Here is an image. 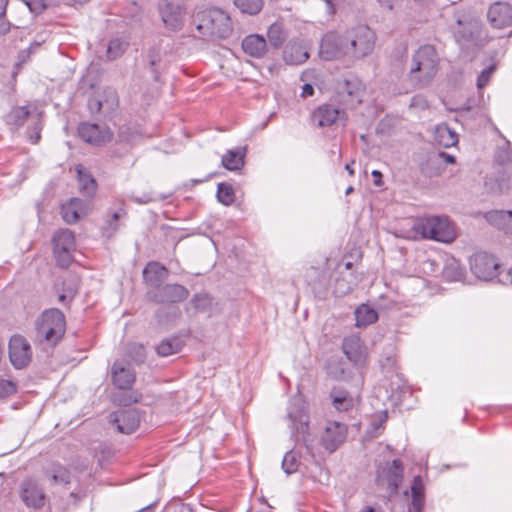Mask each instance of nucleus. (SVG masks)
Masks as SVG:
<instances>
[{
    "label": "nucleus",
    "mask_w": 512,
    "mask_h": 512,
    "mask_svg": "<svg viewBox=\"0 0 512 512\" xmlns=\"http://www.w3.org/2000/svg\"><path fill=\"white\" fill-rule=\"evenodd\" d=\"M439 68V57L431 45H423L414 53L410 63L408 80L413 88L430 84Z\"/></svg>",
    "instance_id": "1"
},
{
    "label": "nucleus",
    "mask_w": 512,
    "mask_h": 512,
    "mask_svg": "<svg viewBox=\"0 0 512 512\" xmlns=\"http://www.w3.org/2000/svg\"><path fill=\"white\" fill-rule=\"evenodd\" d=\"M65 329L64 314L56 308L48 309L37 319L36 340L54 346L62 339Z\"/></svg>",
    "instance_id": "2"
},
{
    "label": "nucleus",
    "mask_w": 512,
    "mask_h": 512,
    "mask_svg": "<svg viewBox=\"0 0 512 512\" xmlns=\"http://www.w3.org/2000/svg\"><path fill=\"white\" fill-rule=\"evenodd\" d=\"M414 229L423 238L438 242L450 243L456 236L453 225L446 217L427 216L420 218L415 223Z\"/></svg>",
    "instance_id": "3"
},
{
    "label": "nucleus",
    "mask_w": 512,
    "mask_h": 512,
    "mask_svg": "<svg viewBox=\"0 0 512 512\" xmlns=\"http://www.w3.org/2000/svg\"><path fill=\"white\" fill-rule=\"evenodd\" d=\"M197 29L204 36L218 39L228 38L233 30L230 16L218 8L205 11Z\"/></svg>",
    "instance_id": "4"
},
{
    "label": "nucleus",
    "mask_w": 512,
    "mask_h": 512,
    "mask_svg": "<svg viewBox=\"0 0 512 512\" xmlns=\"http://www.w3.org/2000/svg\"><path fill=\"white\" fill-rule=\"evenodd\" d=\"M349 56L363 58L375 45V33L367 26H358L346 34Z\"/></svg>",
    "instance_id": "5"
},
{
    "label": "nucleus",
    "mask_w": 512,
    "mask_h": 512,
    "mask_svg": "<svg viewBox=\"0 0 512 512\" xmlns=\"http://www.w3.org/2000/svg\"><path fill=\"white\" fill-rule=\"evenodd\" d=\"M337 100L344 106L354 108L362 102L364 86L360 79L349 76L337 80L335 86Z\"/></svg>",
    "instance_id": "6"
},
{
    "label": "nucleus",
    "mask_w": 512,
    "mask_h": 512,
    "mask_svg": "<svg viewBox=\"0 0 512 512\" xmlns=\"http://www.w3.org/2000/svg\"><path fill=\"white\" fill-rule=\"evenodd\" d=\"M52 243L58 265L67 267L72 260V253L76 248L74 233L67 228L59 229L54 233Z\"/></svg>",
    "instance_id": "7"
},
{
    "label": "nucleus",
    "mask_w": 512,
    "mask_h": 512,
    "mask_svg": "<svg viewBox=\"0 0 512 512\" xmlns=\"http://www.w3.org/2000/svg\"><path fill=\"white\" fill-rule=\"evenodd\" d=\"M470 269L478 279L491 281L498 276L500 264L493 255L478 252L470 258Z\"/></svg>",
    "instance_id": "8"
},
{
    "label": "nucleus",
    "mask_w": 512,
    "mask_h": 512,
    "mask_svg": "<svg viewBox=\"0 0 512 512\" xmlns=\"http://www.w3.org/2000/svg\"><path fill=\"white\" fill-rule=\"evenodd\" d=\"M319 54L326 61L349 55L346 35L327 33L321 40Z\"/></svg>",
    "instance_id": "9"
},
{
    "label": "nucleus",
    "mask_w": 512,
    "mask_h": 512,
    "mask_svg": "<svg viewBox=\"0 0 512 512\" xmlns=\"http://www.w3.org/2000/svg\"><path fill=\"white\" fill-rule=\"evenodd\" d=\"M78 135L86 143L93 146H102L110 142L113 132L106 125L82 122L78 126Z\"/></svg>",
    "instance_id": "10"
},
{
    "label": "nucleus",
    "mask_w": 512,
    "mask_h": 512,
    "mask_svg": "<svg viewBox=\"0 0 512 512\" xmlns=\"http://www.w3.org/2000/svg\"><path fill=\"white\" fill-rule=\"evenodd\" d=\"M159 13L164 25L168 29L172 31L182 29L186 11L181 4L165 0L159 5Z\"/></svg>",
    "instance_id": "11"
},
{
    "label": "nucleus",
    "mask_w": 512,
    "mask_h": 512,
    "mask_svg": "<svg viewBox=\"0 0 512 512\" xmlns=\"http://www.w3.org/2000/svg\"><path fill=\"white\" fill-rule=\"evenodd\" d=\"M9 357L12 365L21 369L26 367L31 360V347L28 341L20 335L11 337L9 341Z\"/></svg>",
    "instance_id": "12"
},
{
    "label": "nucleus",
    "mask_w": 512,
    "mask_h": 512,
    "mask_svg": "<svg viewBox=\"0 0 512 512\" xmlns=\"http://www.w3.org/2000/svg\"><path fill=\"white\" fill-rule=\"evenodd\" d=\"M148 295L156 303H176L185 300L189 292L180 284H167L150 291Z\"/></svg>",
    "instance_id": "13"
},
{
    "label": "nucleus",
    "mask_w": 512,
    "mask_h": 512,
    "mask_svg": "<svg viewBox=\"0 0 512 512\" xmlns=\"http://www.w3.org/2000/svg\"><path fill=\"white\" fill-rule=\"evenodd\" d=\"M403 465L398 459L393 460L378 472L377 482L379 485H387L390 494H396L398 487L403 480Z\"/></svg>",
    "instance_id": "14"
},
{
    "label": "nucleus",
    "mask_w": 512,
    "mask_h": 512,
    "mask_svg": "<svg viewBox=\"0 0 512 512\" xmlns=\"http://www.w3.org/2000/svg\"><path fill=\"white\" fill-rule=\"evenodd\" d=\"M20 498L27 507L38 509L44 505L45 494L36 480L28 478L20 484Z\"/></svg>",
    "instance_id": "15"
},
{
    "label": "nucleus",
    "mask_w": 512,
    "mask_h": 512,
    "mask_svg": "<svg viewBox=\"0 0 512 512\" xmlns=\"http://www.w3.org/2000/svg\"><path fill=\"white\" fill-rule=\"evenodd\" d=\"M110 422L116 425L118 432L131 434L138 428L140 416L136 409H123L112 413Z\"/></svg>",
    "instance_id": "16"
},
{
    "label": "nucleus",
    "mask_w": 512,
    "mask_h": 512,
    "mask_svg": "<svg viewBox=\"0 0 512 512\" xmlns=\"http://www.w3.org/2000/svg\"><path fill=\"white\" fill-rule=\"evenodd\" d=\"M347 429L344 424L331 422L322 435V445L330 453L334 452L346 439Z\"/></svg>",
    "instance_id": "17"
},
{
    "label": "nucleus",
    "mask_w": 512,
    "mask_h": 512,
    "mask_svg": "<svg viewBox=\"0 0 512 512\" xmlns=\"http://www.w3.org/2000/svg\"><path fill=\"white\" fill-rule=\"evenodd\" d=\"M337 119L345 123L347 120L345 111L336 108L331 104L320 105L312 114V120L319 127L331 126Z\"/></svg>",
    "instance_id": "18"
},
{
    "label": "nucleus",
    "mask_w": 512,
    "mask_h": 512,
    "mask_svg": "<svg viewBox=\"0 0 512 512\" xmlns=\"http://www.w3.org/2000/svg\"><path fill=\"white\" fill-rule=\"evenodd\" d=\"M113 384L121 390L130 389L135 382V372L128 363L115 361L111 368Z\"/></svg>",
    "instance_id": "19"
},
{
    "label": "nucleus",
    "mask_w": 512,
    "mask_h": 512,
    "mask_svg": "<svg viewBox=\"0 0 512 512\" xmlns=\"http://www.w3.org/2000/svg\"><path fill=\"white\" fill-rule=\"evenodd\" d=\"M487 17L493 27L498 29L507 27L512 23V5L496 2L490 6Z\"/></svg>",
    "instance_id": "20"
},
{
    "label": "nucleus",
    "mask_w": 512,
    "mask_h": 512,
    "mask_svg": "<svg viewBox=\"0 0 512 512\" xmlns=\"http://www.w3.org/2000/svg\"><path fill=\"white\" fill-rule=\"evenodd\" d=\"M287 64L299 65L309 58L308 47L302 40H291L283 52Z\"/></svg>",
    "instance_id": "21"
},
{
    "label": "nucleus",
    "mask_w": 512,
    "mask_h": 512,
    "mask_svg": "<svg viewBox=\"0 0 512 512\" xmlns=\"http://www.w3.org/2000/svg\"><path fill=\"white\" fill-rule=\"evenodd\" d=\"M88 212V204L79 199L72 198L69 202L61 206V215L63 220L68 224L76 223L80 218Z\"/></svg>",
    "instance_id": "22"
},
{
    "label": "nucleus",
    "mask_w": 512,
    "mask_h": 512,
    "mask_svg": "<svg viewBox=\"0 0 512 512\" xmlns=\"http://www.w3.org/2000/svg\"><path fill=\"white\" fill-rule=\"evenodd\" d=\"M168 270L158 262H150L143 270L145 282L157 289L166 280Z\"/></svg>",
    "instance_id": "23"
},
{
    "label": "nucleus",
    "mask_w": 512,
    "mask_h": 512,
    "mask_svg": "<svg viewBox=\"0 0 512 512\" xmlns=\"http://www.w3.org/2000/svg\"><path fill=\"white\" fill-rule=\"evenodd\" d=\"M242 48L249 56L261 58L267 51V43L264 37L258 34H252L243 39Z\"/></svg>",
    "instance_id": "24"
},
{
    "label": "nucleus",
    "mask_w": 512,
    "mask_h": 512,
    "mask_svg": "<svg viewBox=\"0 0 512 512\" xmlns=\"http://www.w3.org/2000/svg\"><path fill=\"white\" fill-rule=\"evenodd\" d=\"M330 397L334 408L338 411H349L357 403L356 397L340 387H334Z\"/></svg>",
    "instance_id": "25"
},
{
    "label": "nucleus",
    "mask_w": 512,
    "mask_h": 512,
    "mask_svg": "<svg viewBox=\"0 0 512 512\" xmlns=\"http://www.w3.org/2000/svg\"><path fill=\"white\" fill-rule=\"evenodd\" d=\"M455 21L457 26L454 27V34L456 37L468 40L478 31V21L470 16H455Z\"/></svg>",
    "instance_id": "26"
},
{
    "label": "nucleus",
    "mask_w": 512,
    "mask_h": 512,
    "mask_svg": "<svg viewBox=\"0 0 512 512\" xmlns=\"http://www.w3.org/2000/svg\"><path fill=\"white\" fill-rule=\"evenodd\" d=\"M246 148L228 150L221 159L222 166L230 171H238L244 166Z\"/></svg>",
    "instance_id": "27"
},
{
    "label": "nucleus",
    "mask_w": 512,
    "mask_h": 512,
    "mask_svg": "<svg viewBox=\"0 0 512 512\" xmlns=\"http://www.w3.org/2000/svg\"><path fill=\"white\" fill-rule=\"evenodd\" d=\"M343 352L347 356V358L354 362L359 363L363 358V350L361 340L357 336H349L343 341Z\"/></svg>",
    "instance_id": "28"
},
{
    "label": "nucleus",
    "mask_w": 512,
    "mask_h": 512,
    "mask_svg": "<svg viewBox=\"0 0 512 512\" xmlns=\"http://www.w3.org/2000/svg\"><path fill=\"white\" fill-rule=\"evenodd\" d=\"M184 344L180 336L167 337L156 346V352L161 357H168L180 352Z\"/></svg>",
    "instance_id": "29"
},
{
    "label": "nucleus",
    "mask_w": 512,
    "mask_h": 512,
    "mask_svg": "<svg viewBox=\"0 0 512 512\" xmlns=\"http://www.w3.org/2000/svg\"><path fill=\"white\" fill-rule=\"evenodd\" d=\"M77 175H78V183L80 191L92 197L97 189L96 180L92 177V175L86 171L85 167L82 165H77L76 167Z\"/></svg>",
    "instance_id": "30"
},
{
    "label": "nucleus",
    "mask_w": 512,
    "mask_h": 512,
    "mask_svg": "<svg viewBox=\"0 0 512 512\" xmlns=\"http://www.w3.org/2000/svg\"><path fill=\"white\" fill-rule=\"evenodd\" d=\"M47 477L54 484L67 485L71 482V472L60 464H53L46 471Z\"/></svg>",
    "instance_id": "31"
},
{
    "label": "nucleus",
    "mask_w": 512,
    "mask_h": 512,
    "mask_svg": "<svg viewBox=\"0 0 512 512\" xmlns=\"http://www.w3.org/2000/svg\"><path fill=\"white\" fill-rule=\"evenodd\" d=\"M435 137L443 147H452L458 142V135L448 125L441 124L436 127Z\"/></svg>",
    "instance_id": "32"
},
{
    "label": "nucleus",
    "mask_w": 512,
    "mask_h": 512,
    "mask_svg": "<svg viewBox=\"0 0 512 512\" xmlns=\"http://www.w3.org/2000/svg\"><path fill=\"white\" fill-rule=\"evenodd\" d=\"M486 219L494 226L508 232L512 222V211L497 210L486 214Z\"/></svg>",
    "instance_id": "33"
},
{
    "label": "nucleus",
    "mask_w": 512,
    "mask_h": 512,
    "mask_svg": "<svg viewBox=\"0 0 512 512\" xmlns=\"http://www.w3.org/2000/svg\"><path fill=\"white\" fill-rule=\"evenodd\" d=\"M356 325L358 327L367 326L374 323L377 318V312L368 305L362 304L355 310Z\"/></svg>",
    "instance_id": "34"
},
{
    "label": "nucleus",
    "mask_w": 512,
    "mask_h": 512,
    "mask_svg": "<svg viewBox=\"0 0 512 512\" xmlns=\"http://www.w3.org/2000/svg\"><path fill=\"white\" fill-rule=\"evenodd\" d=\"M267 37L271 46L279 48L285 42L287 33L281 23L275 22L268 28Z\"/></svg>",
    "instance_id": "35"
},
{
    "label": "nucleus",
    "mask_w": 512,
    "mask_h": 512,
    "mask_svg": "<svg viewBox=\"0 0 512 512\" xmlns=\"http://www.w3.org/2000/svg\"><path fill=\"white\" fill-rule=\"evenodd\" d=\"M31 115V111L27 106H19L13 108L7 115V122L14 126H22L27 118Z\"/></svg>",
    "instance_id": "36"
},
{
    "label": "nucleus",
    "mask_w": 512,
    "mask_h": 512,
    "mask_svg": "<svg viewBox=\"0 0 512 512\" xmlns=\"http://www.w3.org/2000/svg\"><path fill=\"white\" fill-rule=\"evenodd\" d=\"M442 162H445L446 164H453L455 163V157L453 155L447 154L445 152H439L436 154L431 155L428 158V163L435 166V171L428 173L426 172L430 177L439 175L441 173L442 168L440 167V164Z\"/></svg>",
    "instance_id": "37"
},
{
    "label": "nucleus",
    "mask_w": 512,
    "mask_h": 512,
    "mask_svg": "<svg viewBox=\"0 0 512 512\" xmlns=\"http://www.w3.org/2000/svg\"><path fill=\"white\" fill-rule=\"evenodd\" d=\"M191 304L195 309L201 312L211 314L213 311V298L207 293L196 294L192 298Z\"/></svg>",
    "instance_id": "38"
},
{
    "label": "nucleus",
    "mask_w": 512,
    "mask_h": 512,
    "mask_svg": "<svg viewBox=\"0 0 512 512\" xmlns=\"http://www.w3.org/2000/svg\"><path fill=\"white\" fill-rule=\"evenodd\" d=\"M235 6L243 13L256 15L263 6V0H234Z\"/></svg>",
    "instance_id": "39"
},
{
    "label": "nucleus",
    "mask_w": 512,
    "mask_h": 512,
    "mask_svg": "<svg viewBox=\"0 0 512 512\" xmlns=\"http://www.w3.org/2000/svg\"><path fill=\"white\" fill-rule=\"evenodd\" d=\"M217 199L225 206L231 205L235 200L233 187L228 183H219L217 187Z\"/></svg>",
    "instance_id": "40"
},
{
    "label": "nucleus",
    "mask_w": 512,
    "mask_h": 512,
    "mask_svg": "<svg viewBox=\"0 0 512 512\" xmlns=\"http://www.w3.org/2000/svg\"><path fill=\"white\" fill-rule=\"evenodd\" d=\"M327 374L335 380L346 379L344 364L338 359H330L326 366Z\"/></svg>",
    "instance_id": "41"
},
{
    "label": "nucleus",
    "mask_w": 512,
    "mask_h": 512,
    "mask_svg": "<svg viewBox=\"0 0 512 512\" xmlns=\"http://www.w3.org/2000/svg\"><path fill=\"white\" fill-rule=\"evenodd\" d=\"M128 43L116 38L112 39L107 47V57L110 60H114L118 57H120L127 49Z\"/></svg>",
    "instance_id": "42"
},
{
    "label": "nucleus",
    "mask_w": 512,
    "mask_h": 512,
    "mask_svg": "<svg viewBox=\"0 0 512 512\" xmlns=\"http://www.w3.org/2000/svg\"><path fill=\"white\" fill-rule=\"evenodd\" d=\"M299 464L300 459L295 452H286L282 460V468L287 475L295 473L298 470Z\"/></svg>",
    "instance_id": "43"
},
{
    "label": "nucleus",
    "mask_w": 512,
    "mask_h": 512,
    "mask_svg": "<svg viewBox=\"0 0 512 512\" xmlns=\"http://www.w3.org/2000/svg\"><path fill=\"white\" fill-rule=\"evenodd\" d=\"M349 277H350L349 280H347L345 278L336 279L335 293L337 295L344 296L353 290L354 286L356 285V282L353 279L351 274L349 275Z\"/></svg>",
    "instance_id": "44"
},
{
    "label": "nucleus",
    "mask_w": 512,
    "mask_h": 512,
    "mask_svg": "<svg viewBox=\"0 0 512 512\" xmlns=\"http://www.w3.org/2000/svg\"><path fill=\"white\" fill-rule=\"evenodd\" d=\"M387 412H381L377 419L372 421L371 428L368 429L367 434H369L371 437L377 436V430L382 428L383 423L387 420Z\"/></svg>",
    "instance_id": "45"
},
{
    "label": "nucleus",
    "mask_w": 512,
    "mask_h": 512,
    "mask_svg": "<svg viewBox=\"0 0 512 512\" xmlns=\"http://www.w3.org/2000/svg\"><path fill=\"white\" fill-rule=\"evenodd\" d=\"M495 69H496V66L493 64L481 72V74L478 76V79H477V87L479 89H482L483 87H485L488 84L490 77L493 74V72L495 71Z\"/></svg>",
    "instance_id": "46"
},
{
    "label": "nucleus",
    "mask_w": 512,
    "mask_h": 512,
    "mask_svg": "<svg viewBox=\"0 0 512 512\" xmlns=\"http://www.w3.org/2000/svg\"><path fill=\"white\" fill-rule=\"evenodd\" d=\"M125 211L124 210H120V211H117V212H114L110 218L106 221V224H107V230L110 232V234L116 232L118 230V220L120 219V217H122L123 215H125Z\"/></svg>",
    "instance_id": "47"
},
{
    "label": "nucleus",
    "mask_w": 512,
    "mask_h": 512,
    "mask_svg": "<svg viewBox=\"0 0 512 512\" xmlns=\"http://www.w3.org/2000/svg\"><path fill=\"white\" fill-rule=\"evenodd\" d=\"M7 4L8 0H0V32H8L11 27L5 18Z\"/></svg>",
    "instance_id": "48"
},
{
    "label": "nucleus",
    "mask_w": 512,
    "mask_h": 512,
    "mask_svg": "<svg viewBox=\"0 0 512 512\" xmlns=\"http://www.w3.org/2000/svg\"><path fill=\"white\" fill-rule=\"evenodd\" d=\"M16 391V385L5 379H0V398L7 397Z\"/></svg>",
    "instance_id": "49"
},
{
    "label": "nucleus",
    "mask_w": 512,
    "mask_h": 512,
    "mask_svg": "<svg viewBox=\"0 0 512 512\" xmlns=\"http://www.w3.org/2000/svg\"><path fill=\"white\" fill-rule=\"evenodd\" d=\"M25 5L34 14L41 13L47 6L45 0H25Z\"/></svg>",
    "instance_id": "50"
},
{
    "label": "nucleus",
    "mask_w": 512,
    "mask_h": 512,
    "mask_svg": "<svg viewBox=\"0 0 512 512\" xmlns=\"http://www.w3.org/2000/svg\"><path fill=\"white\" fill-rule=\"evenodd\" d=\"M87 106L91 114H97L101 111L102 107L104 106V102L98 97H91L88 100Z\"/></svg>",
    "instance_id": "51"
},
{
    "label": "nucleus",
    "mask_w": 512,
    "mask_h": 512,
    "mask_svg": "<svg viewBox=\"0 0 512 512\" xmlns=\"http://www.w3.org/2000/svg\"><path fill=\"white\" fill-rule=\"evenodd\" d=\"M287 417L293 422H298L299 424L303 425L306 423V415L303 413L302 410H297L294 412L292 409H289Z\"/></svg>",
    "instance_id": "52"
},
{
    "label": "nucleus",
    "mask_w": 512,
    "mask_h": 512,
    "mask_svg": "<svg viewBox=\"0 0 512 512\" xmlns=\"http://www.w3.org/2000/svg\"><path fill=\"white\" fill-rule=\"evenodd\" d=\"M41 129H42V126H41V123H40V120H39V117L37 118V121L33 127V133L30 134V140L33 144H37L41 138Z\"/></svg>",
    "instance_id": "53"
},
{
    "label": "nucleus",
    "mask_w": 512,
    "mask_h": 512,
    "mask_svg": "<svg viewBox=\"0 0 512 512\" xmlns=\"http://www.w3.org/2000/svg\"><path fill=\"white\" fill-rule=\"evenodd\" d=\"M410 106L411 107H419L421 109H424L427 107V101L422 96L417 95L411 99Z\"/></svg>",
    "instance_id": "54"
},
{
    "label": "nucleus",
    "mask_w": 512,
    "mask_h": 512,
    "mask_svg": "<svg viewBox=\"0 0 512 512\" xmlns=\"http://www.w3.org/2000/svg\"><path fill=\"white\" fill-rule=\"evenodd\" d=\"M132 201L138 204H147L153 200V196L150 193H144L142 196H131Z\"/></svg>",
    "instance_id": "55"
},
{
    "label": "nucleus",
    "mask_w": 512,
    "mask_h": 512,
    "mask_svg": "<svg viewBox=\"0 0 512 512\" xmlns=\"http://www.w3.org/2000/svg\"><path fill=\"white\" fill-rule=\"evenodd\" d=\"M159 61V58L155 55H150V60H149V64H150V67L152 69V73H153V77L154 79L157 81L158 80V73L156 72V70L154 69V67L156 66L157 62Z\"/></svg>",
    "instance_id": "56"
},
{
    "label": "nucleus",
    "mask_w": 512,
    "mask_h": 512,
    "mask_svg": "<svg viewBox=\"0 0 512 512\" xmlns=\"http://www.w3.org/2000/svg\"><path fill=\"white\" fill-rule=\"evenodd\" d=\"M314 94V88L311 84H304L302 86V93H301V96L302 97H308V96H312Z\"/></svg>",
    "instance_id": "57"
},
{
    "label": "nucleus",
    "mask_w": 512,
    "mask_h": 512,
    "mask_svg": "<svg viewBox=\"0 0 512 512\" xmlns=\"http://www.w3.org/2000/svg\"><path fill=\"white\" fill-rule=\"evenodd\" d=\"M133 349L136 351V360L142 362L145 358L144 347L142 345H134Z\"/></svg>",
    "instance_id": "58"
},
{
    "label": "nucleus",
    "mask_w": 512,
    "mask_h": 512,
    "mask_svg": "<svg viewBox=\"0 0 512 512\" xmlns=\"http://www.w3.org/2000/svg\"><path fill=\"white\" fill-rule=\"evenodd\" d=\"M380 6L387 10H392L395 0H378Z\"/></svg>",
    "instance_id": "59"
},
{
    "label": "nucleus",
    "mask_w": 512,
    "mask_h": 512,
    "mask_svg": "<svg viewBox=\"0 0 512 512\" xmlns=\"http://www.w3.org/2000/svg\"><path fill=\"white\" fill-rule=\"evenodd\" d=\"M372 176L374 177L375 185L380 186L381 185L382 173L380 171H378V170H374L372 172Z\"/></svg>",
    "instance_id": "60"
},
{
    "label": "nucleus",
    "mask_w": 512,
    "mask_h": 512,
    "mask_svg": "<svg viewBox=\"0 0 512 512\" xmlns=\"http://www.w3.org/2000/svg\"><path fill=\"white\" fill-rule=\"evenodd\" d=\"M129 130L128 127H121L119 131V137L123 141H129V138L125 136L126 132Z\"/></svg>",
    "instance_id": "61"
},
{
    "label": "nucleus",
    "mask_w": 512,
    "mask_h": 512,
    "mask_svg": "<svg viewBox=\"0 0 512 512\" xmlns=\"http://www.w3.org/2000/svg\"><path fill=\"white\" fill-rule=\"evenodd\" d=\"M109 97H110V99H111V107H112L114 104H116V103H117V97H116L115 92L111 91V92L109 93Z\"/></svg>",
    "instance_id": "62"
},
{
    "label": "nucleus",
    "mask_w": 512,
    "mask_h": 512,
    "mask_svg": "<svg viewBox=\"0 0 512 512\" xmlns=\"http://www.w3.org/2000/svg\"><path fill=\"white\" fill-rule=\"evenodd\" d=\"M345 169L350 175H354V170L352 169L351 164H346Z\"/></svg>",
    "instance_id": "63"
},
{
    "label": "nucleus",
    "mask_w": 512,
    "mask_h": 512,
    "mask_svg": "<svg viewBox=\"0 0 512 512\" xmlns=\"http://www.w3.org/2000/svg\"><path fill=\"white\" fill-rule=\"evenodd\" d=\"M352 267H353V264H352L351 262H347V263H345V268H346L347 270L352 269Z\"/></svg>",
    "instance_id": "64"
}]
</instances>
